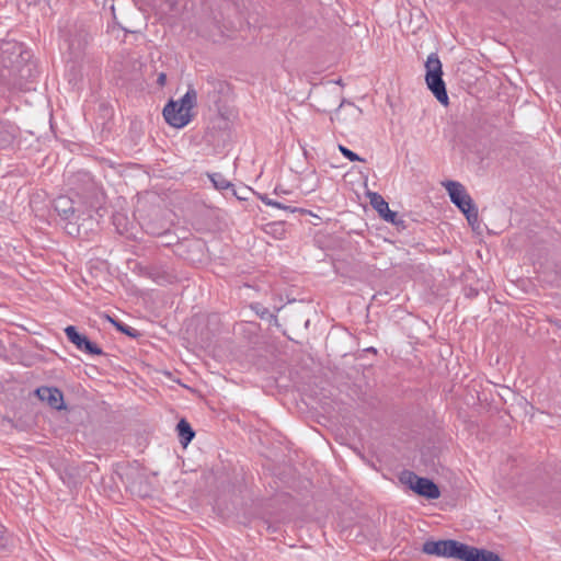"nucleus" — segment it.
<instances>
[{"mask_svg": "<svg viewBox=\"0 0 561 561\" xmlns=\"http://www.w3.org/2000/svg\"><path fill=\"white\" fill-rule=\"evenodd\" d=\"M31 55L16 41L0 42V91L21 89Z\"/></svg>", "mask_w": 561, "mask_h": 561, "instance_id": "nucleus-1", "label": "nucleus"}, {"mask_svg": "<svg viewBox=\"0 0 561 561\" xmlns=\"http://www.w3.org/2000/svg\"><path fill=\"white\" fill-rule=\"evenodd\" d=\"M197 92L188 88L186 93L178 101L170 100L163 108L165 122L175 128H183L193 117L192 108L196 105Z\"/></svg>", "mask_w": 561, "mask_h": 561, "instance_id": "nucleus-2", "label": "nucleus"}, {"mask_svg": "<svg viewBox=\"0 0 561 561\" xmlns=\"http://www.w3.org/2000/svg\"><path fill=\"white\" fill-rule=\"evenodd\" d=\"M448 192L450 201L466 216L469 225L474 226L479 221L478 207L473 203L471 196L467 193L465 186L456 181H446L443 183Z\"/></svg>", "mask_w": 561, "mask_h": 561, "instance_id": "nucleus-3", "label": "nucleus"}, {"mask_svg": "<svg viewBox=\"0 0 561 561\" xmlns=\"http://www.w3.org/2000/svg\"><path fill=\"white\" fill-rule=\"evenodd\" d=\"M425 81L427 88L432 91V93L442 104L446 105L448 103V94L446 91L445 82L442 78V62L437 54L432 53L428 55L427 60L425 62Z\"/></svg>", "mask_w": 561, "mask_h": 561, "instance_id": "nucleus-4", "label": "nucleus"}, {"mask_svg": "<svg viewBox=\"0 0 561 561\" xmlns=\"http://www.w3.org/2000/svg\"><path fill=\"white\" fill-rule=\"evenodd\" d=\"M401 482L408 484L416 494L428 500H436L440 496L437 484L427 478H422L412 471H403L400 477Z\"/></svg>", "mask_w": 561, "mask_h": 561, "instance_id": "nucleus-5", "label": "nucleus"}, {"mask_svg": "<svg viewBox=\"0 0 561 561\" xmlns=\"http://www.w3.org/2000/svg\"><path fill=\"white\" fill-rule=\"evenodd\" d=\"M462 550V542L447 539V540H427L423 543L422 551L426 554L444 557V558H455L460 560Z\"/></svg>", "mask_w": 561, "mask_h": 561, "instance_id": "nucleus-6", "label": "nucleus"}, {"mask_svg": "<svg viewBox=\"0 0 561 561\" xmlns=\"http://www.w3.org/2000/svg\"><path fill=\"white\" fill-rule=\"evenodd\" d=\"M66 336L68 340L73 343L78 350L90 354V355H101L103 351L93 342H91L85 335L80 334L76 327L68 325L65 329Z\"/></svg>", "mask_w": 561, "mask_h": 561, "instance_id": "nucleus-7", "label": "nucleus"}, {"mask_svg": "<svg viewBox=\"0 0 561 561\" xmlns=\"http://www.w3.org/2000/svg\"><path fill=\"white\" fill-rule=\"evenodd\" d=\"M231 27L230 22H221L217 16H214L205 21L203 32L213 42H219L228 36Z\"/></svg>", "mask_w": 561, "mask_h": 561, "instance_id": "nucleus-8", "label": "nucleus"}, {"mask_svg": "<svg viewBox=\"0 0 561 561\" xmlns=\"http://www.w3.org/2000/svg\"><path fill=\"white\" fill-rule=\"evenodd\" d=\"M461 561H501L497 553L462 543Z\"/></svg>", "mask_w": 561, "mask_h": 561, "instance_id": "nucleus-9", "label": "nucleus"}, {"mask_svg": "<svg viewBox=\"0 0 561 561\" xmlns=\"http://www.w3.org/2000/svg\"><path fill=\"white\" fill-rule=\"evenodd\" d=\"M37 397L49 404L50 408L61 410L65 408L62 392L55 387H39L36 389Z\"/></svg>", "mask_w": 561, "mask_h": 561, "instance_id": "nucleus-10", "label": "nucleus"}, {"mask_svg": "<svg viewBox=\"0 0 561 561\" xmlns=\"http://www.w3.org/2000/svg\"><path fill=\"white\" fill-rule=\"evenodd\" d=\"M55 210L66 220H73L77 218L73 202L66 196H59L55 201Z\"/></svg>", "mask_w": 561, "mask_h": 561, "instance_id": "nucleus-11", "label": "nucleus"}, {"mask_svg": "<svg viewBox=\"0 0 561 561\" xmlns=\"http://www.w3.org/2000/svg\"><path fill=\"white\" fill-rule=\"evenodd\" d=\"M176 431H178V435H179V438H180V443L185 447L187 446L192 439L194 438L195 436V432L193 431L192 426L190 425V423L182 419L178 425H176Z\"/></svg>", "mask_w": 561, "mask_h": 561, "instance_id": "nucleus-12", "label": "nucleus"}, {"mask_svg": "<svg viewBox=\"0 0 561 561\" xmlns=\"http://www.w3.org/2000/svg\"><path fill=\"white\" fill-rule=\"evenodd\" d=\"M368 197L370 205L379 214L380 217L382 216V214L388 211L389 205L379 193L369 192Z\"/></svg>", "mask_w": 561, "mask_h": 561, "instance_id": "nucleus-13", "label": "nucleus"}, {"mask_svg": "<svg viewBox=\"0 0 561 561\" xmlns=\"http://www.w3.org/2000/svg\"><path fill=\"white\" fill-rule=\"evenodd\" d=\"M106 318L119 332H122L130 337H138L140 335V333L136 329L128 327V325L113 319L110 316H107Z\"/></svg>", "mask_w": 561, "mask_h": 561, "instance_id": "nucleus-14", "label": "nucleus"}, {"mask_svg": "<svg viewBox=\"0 0 561 561\" xmlns=\"http://www.w3.org/2000/svg\"><path fill=\"white\" fill-rule=\"evenodd\" d=\"M210 181L213 182L214 186L219 190V191H224V190H228L230 187H233V185L231 184V182H229L222 174L220 173H214L211 174L210 176Z\"/></svg>", "mask_w": 561, "mask_h": 561, "instance_id": "nucleus-15", "label": "nucleus"}, {"mask_svg": "<svg viewBox=\"0 0 561 561\" xmlns=\"http://www.w3.org/2000/svg\"><path fill=\"white\" fill-rule=\"evenodd\" d=\"M339 150L350 161H364V159L360 158L357 153H355L354 151L350 150L348 148H346L343 145H339Z\"/></svg>", "mask_w": 561, "mask_h": 561, "instance_id": "nucleus-16", "label": "nucleus"}, {"mask_svg": "<svg viewBox=\"0 0 561 561\" xmlns=\"http://www.w3.org/2000/svg\"><path fill=\"white\" fill-rule=\"evenodd\" d=\"M381 218L387 222H391L396 226L403 224V220L398 218V214L396 211L390 210V208L388 209V211L382 214Z\"/></svg>", "mask_w": 561, "mask_h": 561, "instance_id": "nucleus-17", "label": "nucleus"}, {"mask_svg": "<svg viewBox=\"0 0 561 561\" xmlns=\"http://www.w3.org/2000/svg\"><path fill=\"white\" fill-rule=\"evenodd\" d=\"M259 198L266 206H279V201L270 198L268 195L266 194H260Z\"/></svg>", "mask_w": 561, "mask_h": 561, "instance_id": "nucleus-18", "label": "nucleus"}, {"mask_svg": "<svg viewBox=\"0 0 561 561\" xmlns=\"http://www.w3.org/2000/svg\"><path fill=\"white\" fill-rule=\"evenodd\" d=\"M275 207L279 208V209L288 210L290 213H296V211L306 213V210L302 209V208L291 207V206L286 205L284 202H280V201H279V206H275Z\"/></svg>", "mask_w": 561, "mask_h": 561, "instance_id": "nucleus-19", "label": "nucleus"}, {"mask_svg": "<svg viewBox=\"0 0 561 561\" xmlns=\"http://www.w3.org/2000/svg\"><path fill=\"white\" fill-rule=\"evenodd\" d=\"M167 82V75L164 72H161L158 75V78H157V84L160 85V87H163Z\"/></svg>", "mask_w": 561, "mask_h": 561, "instance_id": "nucleus-20", "label": "nucleus"}, {"mask_svg": "<svg viewBox=\"0 0 561 561\" xmlns=\"http://www.w3.org/2000/svg\"><path fill=\"white\" fill-rule=\"evenodd\" d=\"M5 546L4 527L0 524V548Z\"/></svg>", "mask_w": 561, "mask_h": 561, "instance_id": "nucleus-21", "label": "nucleus"}, {"mask_svg": "<svg viewBox=\"0 0 561 561\" xmlns=\"http://www.w3.org/2000/svg\"><path fill=\"white\" fill-rule=\"evenodd\" d=\"M165 1H167V3L169 4V9H170V11L175 10V7H176V2H178V0H165Z\"/></svg>", "mask_w": 561, "mask_h": 561, "instance_id": "nucleus-22", "label": "nucleus"}, {"mask_svg": "<svg viewBox=\"0 0 561 561\" xmlns=\"http://www.w3.org/2000/svg\"><path fill=\"white\" fill-rule=\"evenodd\" d=\"M218 83L219 85H222L220 81H216L215 79H208L207 84L215 87V84Z\"/></svg>", "mask_w": 561, "mask_h": 561, "instance_id": "nucleus-23", "label": "nucleus"}, {"mask_svg": "<svg viewBox=\"0 0 561 561\" xmlns=\"http://www.w3.org/2000/svg\"><path fill=\"white\" fill-rule=\"evenodd\" d=\"M233 192V195L237 196L238 198H241L240 196L237 195V192L234 190H232Z\"/></svg>", "mask_w": 561, "mask_h": 561, "instance_id": "nucleus-24", "label": "nucleus"}]
</instances>
